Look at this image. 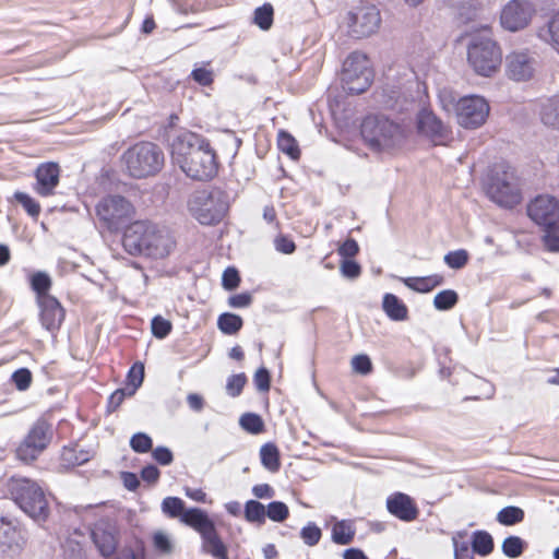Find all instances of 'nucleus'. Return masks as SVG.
Here are the masks:
<instances>
[{"mask_svg":"<svg viewBox=\"0 0 559 559\" xmlns=\"http://www.w3.org/2000/svg\"><path fill=\"white\" fill-rule=\"evenodd\" d=\"M489 111L488 102L478 95L461 97L455 107L457 123L464 129L481 127L486 122Z\"/></svg>","mask_w":559,"mask_h":559,"instance_id":"obj_11","label":"nucleus"},{"mask_svg":"<svg viewBox=\"0 0 559 559\" xmlns=\"http://www.w3.org/2000/svg\"><path fill=\"white\" fill-rule=\"evenodd\" d=\"M524 519V511L514 506H509L501 509L497 514V521L506 526H511L522 522Z\"/></svg>","mask_w":559,"mask_h":559,"instance_id":"obj_32","label":"nucleus"},{"mask_svg":"<svg viewBox=\"0 0 559 559\" xmlns=\"http://www.w3.org/2000/svg\"><path fill=\"white\" fill-rule=\"evenodd\" d=\"M535 12L530 0H510L501 10L500 24L510 32L521 31L531 23Z\"/></svg>","mask_w":559,"mask_h":559,"instance_id":"obj_13","label":"nucleus"},{"mask_svg":"<svg viewBox=\"0 0 559 559\" xmlns=\"http://www.w3.org/2000/svg\"><path fill=\"white\" fill-rule=\"evenodd\" d=\"M188 207L191 215L203 225H213L223 219L228 202L226 194L218 190H200L192 193Z\"/></svg>","mask_w":559,"mask_h":559,"instance_id":"obj_7","label":"nucleus"},{"mask_svg":"<svg viewBox=\"0 0 559 559\" xmlns=\"http://www.w3.org/2000/svg\"><path fill=\"white\" fill-rule=\"evenodd\" d=\"M527 215L544 228L559 227V201L549 194L538 195L527 204Z\"/></svg>","mask_w":559,"mask_h":559,"instance_id":"obj_14","label":"nucleus"},{"mask_svg":"<svg viewBox=\"0 0 559 559\" xmlns=\"http://www.w3.org/2000/svg\"><path fill=\"white\" fill-rule=\"evenodd\" d=\"M454 559H474L467 542H459L453 537Z\"/></svg>","mask_w":559,"mask_h":559,"instance_id":"obj_61","label":"nucleus"},{"mask_svg":"<svg viewBox=\"0 0 559 559\" xmlns=\"http://www.w3.org/2000/svg\"><path fill=\"white\" fill-rule=\"evenodd\" d=\"M487 198L503 209H513L523 200L522 186L513 167L496 164L483 182Z\"/></svg>","mask_w":559,"mask_h":559,"instance_id":"obj_2","label":"nucleus"},{"mask_svg":"<svg viewBox=\"0 0 559 559\" xmlns=\"http://www.w3.org/2000/svg\"><path fill=\"white\" fill-rule=\"evenodd\" d=\"M223 286L228 290L235 289L240 282L238 271L235 267H227L223 273Z\"/></svg>","mask_w":559,"mask_h":559,"instance_id":"obj_57","label":"nucleus"},{"mask_svg":"<svg viewBox=\"0 0 559 559\" xmlns=\"http://www.w3.org/2000/svg\"><path fill=\"white\" fill-rule=\"evenodd\" d=\"M540 117L544 124L559 128V98L548 99L542 107Z\"/></svg>","mask_w":559,"mask_h":559,"instance_id":"obj_31","label":"nucleus"},{"mask_svg":"<svg viewBox=\"0 0 559 559\" xmlns=\"http://www.w3.org/2000/svg\"><path fill=\"white\" fill-rule=\"evenodd\" d=\"M467 261H468V253H467V251H465L463 249L450 251L449 253H447L444 255L445 264L449 267L454 269V270L462 269L463 266H465Z\"/></svg>","mask_w":559,"mask_h":559,"instance_id":"obj_46","label":"nucleus"},{"mask_svg":"<svg viewBox=\"0 0 559 559\" xmlns=\"http://www.w3.org/2000/svg\"><path fill=\"white\" fill-rule=\"evenodd\" d=\"M352 367L354 371L360 374H368L372 370V364L367 355H356L352 359Z\"/></svg>","mask_w":559,"mask_h":559,"instance_id":"obj_54","label":"nucleus"},{"mask_svg":"<svg viewBox=\"0 0 559 559\" xmlns=\"http://www.w3.org/2000/svg\"><path fill=\"white\" fill-rule=\"evenodd\" d=\"M122 246L132 255L164 259L175 249L176 241L166 227L138 221L124 231Z\"/></svg>","mask_w":559,"mask_h":559,"instance_id":"obj_1","label":"nucleus"},{"mask_svg":"<svg viewBox=\"0 0 559 559\" xmlns=\"http://www.w3.org/2000/svg\"><path fill=\"white\" fill-rule=\"evenodd\" d=\"M37 304L41 325L50 332L59 330L64 320L66 311L58 299L53 296H40Z\"/></svg>","mask_w":559,"mask_h":559,"instance_id":"obj_20","label":"nucleus"},{"mask_svg":"<svg viewBox=\"0 0 559 559\" xmlns=\"http://www.w3.org/2000/svg\"><path fill=\"white\" fill-rule=\"evenodd\" d=\"M12 382L20 391H25L32 383V373L26 368H21L13 372Z\"/></svg>","mask_w":559,"mask_h":559,"instance_id":"obj_51","label":"nucleus"},{"mask_svg":"<svg viewBox=\"0 0 559 559\" xmlns=\"http://www.w3.org/2000/svg\"><path fill=\"white\" fill-rule=\"evenodd\" d=\"M404 285L412 290L418 293H429L435 287L443 283V276L433 274L424 277H405L402 278Z\"/></svg>","mask_w":559,"mask_h":559,"instance_id":"obj_27","label":"nucleus"},{"mask_svg":"<svg viewBox=\"0 0 559 559\" xmlns=\"http://www.w3.org/2000/svg\"><path fill=\"white\" fill-rule=\"evenodd\" d=\"M355 533L352 521H336L332 527V540L337 545H348L353 542Z\"/></svg>","mask_w":559,"mask_h":559,"instance_id":"obj_28","label":"nucleus"},{"mask_svg":"<svg viewBox=\"0 0 559 559\" xmlns=\"http://www.w3.org/2000/svg\"><path fill=\"white\" fill-rule=\"evenodd\" d=\"M31 285L33 290L37 294V300H39L40 296H50L47 292L51 286V280L46 273H35L32 276Z\"/></svg>","mask_w":559,"mask_h":559,"instance_id":"obj_41","label":"nucleus"},{"mask_svg":"<svg viewBox=\"0 0 559 559\" xmlns=\"http://www.w3.org/2000/svg\"><path fill=\"white\" fill-rule=\"evenodd\" d=\"M92 538L99 552L107 559H138L131 550L120 551L109 558L116 550L117 540L112 528L104 524L95 525L92 530Z\"/></svg>","mask_w":559,"mask_h":559,"instance_id":"obj_18","label":"nucleus"},{"mask_svg":"<svg viewBox=\"0 0 559 559\" xmlns=\"http://www.w3.org/2000/svg\"><path fill=\"white\" fill-rule=\"evenodd\" d=\"M202 550L216 559H228L227 547L221 539L215 524L200 534Z\"/></svg>","mask_w":559,"mask_h":559,"instance_id":"obj_24","label":"nucleus"},{"mask_svg":"<svg viewBox=\"0 0 559 559\" xmlns=\"http://www.w3.org/2000/svg\"><path fill=\"white\" fill-rule=\"evenodd\" d=\"M162 511L169 518H182L186 512L185 502L177 497H167L162 502Z\"/></svg>","mask_w":559,"mask_h":559,"instance_id":"obj_38","label":"nucleus"},{"mask_svg":"<svg viewBox=\"0 0 559 559\" xmlns=\"http://www.w3.org/2000/svg\"><path fill=\"white\" fill-rule=\"evenodd\" d=\"M25 545V536L19 520L0 518V554L15 556Z\"/></svg>","mask_w":559,"mask_h":559,"instance_id":"obj_17","label":"nucleus"},{"mask_svg":"<svg viewBox=\"0 0 559 559\" xmlns=\"http://www.w3.org/2000/svg\"><path fill=\"white\" fill-rule=\"evenodd\" d=\"M144 378V366L141 362H135L129 370L127 380L128 394L133 395L135 391L141 386Z\"/></svg>","mask_w":559,"mask_h":559,"instance_id":"obj_36","label":"nucleus"},{"mask_svg":"<svg viewBox=\"0 0 559 559\" xmlns=\"http://www.w3.org/2000/svg\"><path fill=\"white\" fill-rule=\"evenodd\" d=\"M7 490L14 503L36 523H45L50 514L49 501L44 488L34 479L12 476Z\"/></svg>","mask_w":559,"mask_h":559,"instance_id":"obj_3","label":"nucleus"},{"mask_svg":"<svg viewBox=\"0 0 559 559\" xmlns=\"http://www.w3.org/2000/svg\"><path fill=\"white\" fill-rule=\"evenodd\" d=\"M252 301V297L249 293H241L234 296H230L228 299V305L231 308H246Z\"/></svg>","mask_w":559,"mask_h":559,"instance_id":"obj_64","label":"nucleus"},{"mask_svg":"<svg viewBox=\"0 0 559 559\" xmlns=\"http://www.w3.org/2000/svg\"><path fill=\"white\" fill-rule=\"evenodd\" d=\"M382 308L385 314L393 321H405L408 317L406 305L393 294L383 296Z\"/></svg>","mask_w":559,"mask_h":559,"instance_id":"obj_26","label":"nucleus"},{"mask_svg":"<svg viewBox=\"0 0 559 559\" xmlns=\"http://www.w3.org/2000/svg\"><path fill=\"white\" fill-rule=\"evenodd\" d=\"M361 136L376 152L392 148L401 143L403 131L394 121L382 116H369L361 123Z\"/></svg>","mask_w":559,"mask_h":559,"instance_id":"obj_6","label":"nucleus"},{"mask_svg":"<svg viewBox=\"0 0 559 559\" xmlns=\"http://www.w3.org/2000/svg\"><path fill=\"white\" fill-rule=\"evenodd\" d=\"M322 536L321 528L313 522H309L300 531V537L307 546H316Z\"/></svg>","mask_w":559,"mask_h":559,"instance_id":"obj_44","label":"nucleus"},{"mask_svg":"<svg viewBox=\"0 0 559 559\" xmlns=\"http://www.w3.org/2000/svg\"><path fill=\"white\" fill-rule=\"evenodd\" d=\"M59 177L60 168L58 164L52 162L40 164L35 170L34 191L40 197L52 195L59 185Z\"/></svg>","mask_w":559,"mask_h":559,"instance_id":"obj_22","label":"nucleus"},{"mask_svg":"<svg viewBox=\"0 0 559 559\" xmlns=\"http://www.w3.org/2000/svg\"><path fill=\"white\" fill-rule=\"evenodd\" d=\"M130 447L138 453H146L152 448V439L143 432H138L132 436Z\"/></svg>","mask_w":559,"mask_h":559,"instance_id":"obj_50","label":"nucleus"},{"mask_svg":"<svg viewBox=\"0 0 559 559\" xmlns=\"http://www.w3.org/2000/svg\"><path fill=\"white\" fill-rule=\"evenodd\" d=\"M459 301V295L453 289L439 292L433 298V306L437 310L445 311L452 309Z\"/></svg>","mask_w":559,"mask_h":559,"instance_id":"obj_34","label":"nucleus"},{"mask_svg":"<svg viewBox=\"0 0 559 559\" xmlns=\"http://www.w3.org/2000/svg\"><path fill=\"white\" fill-rule=\"evenodd\" d=\"M473 551L480 556H488L493 550L492 536L486 531H476L472 538Z\"/></svg>","mask_w":559,"mask_h":559,"instance_id":"obj_30","label":"nucleus"},{"mask_svg":"<svg viewBox=\"0 0 559 559\" xmlns=\"http://www.w3.org/2000/svg\"><path fill=\"white\" fill-rule=\"evenodd\" d=\"M253 382L257 389L261 392H266L270 389V373L265 368L257 370Z\"/></svg>","mask_w":559,"mask_h":559,"instance_id":"obj_59","label":"nucleus"},{"mask_svg":"<svg viewBox=\"0 0 559 559\" xmlns=\"http://www.w3.org/2000/svg\"><path fill=\"white\" fill-rule=\"evenodd\" d=\"M62 461L67 465H81L88 460L85 453L78 455L73 449L64 448L62 451Z\"/></svg>","mask_w":559,"mask_h":559,"instance_id":"obj_56","label":"nucleus"},{"mask_svg":"<svg viewBox=\"0 0 559 559\" xmlns=\"http://www.w3.org/2000/svg\"><path fill=\"white\" fill-rule=\"evenodd\" d=\"M438 100H439L441 108L444 111H448V112H450L452 110L455 111L457 99H456L455 93L451 88H449V87L440 88L438 92Z\"/></svg>","mask_w":559,"mask_h":559,"instance_id":"obj_47","label":"nucleus"},{"mask_svg":"<svg viewBox=\"0 0 559 559\" xmlns=\"http://www.w3.org/2000/svg\"><path fill=\"white\" fill-rule=\"evenodd\" d=\"M152 456L160 465H169L174 461L173 452L166 447H157L154 449Z\"/></svg>","mask_w":559,"mask_h":559,"instance_id":"obj_58","label":"nucleus"},{"mask_svg":"<svg viewBox=\"0 0 559 559\" xmlns=\"http://www.w3.org/2000/svg\"><path fill=\"white\" fill-rule=\"evenodd\" d=\"M539 36L559 49V13L551 17L546 29H540Z\"/></svg>","mask_w":559,"mask_h":559,"instance_id":"obj_40","label":"nucleus"},{"mask_svg":"<svg viewBox=\"0 0 559 559\" xmlns=\"http://www.w3.org/2000/svg\"><path fill=\"white\" fill-rule=\"evenodd\" d=\"M52 438V430L46 420H37L16 448V457L29 463L35 461L48 447Z\"/></svg>","mask_w":559,"mask_h":559,"instance_id":"obj_10","label":"nucleus"},{"mask_svg":"<svg viewBox=\"0 0 559 559\" xmlns=\"http://www.w3.org/2000/svg\"><path fill=\"white\" fill-rule=\"evenodd\" d=\"M133 214V205L121 195H108L96 205L98 221L109 231L119 230L132 219Z\"/></svg>","mask_w":559,"mask_h":559,"instance_id":"obj_9","label":"nucleus"},{"mask_svg":"<svg viewBox=\"0 0 559 559\" xmlns=\"http://www.w3.org/2000/svg\"><path fill=\"white\" fill-rule=\"evenodd\" d=\"M246 380L245 373L230 376L226 384L227 394L233 397L238 396L242 391Z\"/></svg>","mask_w":559,"mask_h":559,"instance_id":"obj_52","label":"nucleus"},{"mask_svg":"<svg viewBox=\"0 0 559 559\" xmlns=\"http://www.w3.org/2000/svg\"><path fill=\"white\" fill-rule=\"evenodd\" d=\"M217 325L223 333L233 335L241 329L242 319L238 314L223 313L218 318Z\"/></svg>","mask_w":559,"mask_h":559,"instance_id":"obj_33","label":"nucleus"},{"mask_svg":"<svg viewBox=\"0 0 559 559\" xmlns=\"http://www.w3.org/2000/svg\"><path fill=\"white\" fill-rule=\"evenodd\" d=\"M380 11L373 4L357 7L347 14L348 32L355 38L372 35L380 27Z\"/></svg>","mask_w":559,"mask_h":559,"instance_id":"obj_12","label":"nucleus"},{"mask_svg":"<svg viewBox=\"0 0 559 559\" xmlns=\"http://www.w3.org/2000/svg\"><path fill=\"white\" fill-rule=\"evenodd\" d=\"M245 515L249 522H264L266 510L262 503L250 500L246 503Z\"/></svg>","mask_w":559,"mask_h":559,"instance_id":"obj_43","label":"nucleus"},{"mask_svg":"<svg viewBox=\"0 0 559 559\" xmlns=\"http://www.w3.org/2000/svg\"><path fill=\"white\" fill-rule=\"evenodd\" d=\"M260 459L262 465L272 473L281 467L280 451L274 443H265L261 447Z\"/></svg>","mask_w":559,"mask_h":559,"instance_id":"obj_29","label":"nucleus"},{"mask_svg":"<svg viewBox=\"0 0 559 559\" xmlns=\"http://www.w3.org/2000/svg\"><path fill=\"white\" fill-rule=\"evenodd\" d=\"M277 146L281 152L288 155L292 159L299 158V148L296 143V140L287 132L280 131L277 138Z\"/></svg>","mask_w":559,"mask_h":559,"instance_id":"obj_35","label":"nucleus"},{"mask_svg":"<svg viewBox=\"0 0 559 559\" xmlns=\"http://www.w3.org/2000/svg\"><path fill=\"white\" fill-rule=\"evenodd\" d=\"M266 515L275 522H283L288 516V508L284 502L273 501L267 506Z\"/></svg>","mask_w":559,"mask_h":559,"instance_id":"obj_48","label":"nucleus"},{"mask_svg":"<svg viewBox=\"0 0 559 559\" xmlns=\"http://www.w3.org/2000/svg\"><path fill=\"white\" fill-rule=\"evenodd\" d=\"M373 79L368 57L359 51L352 52L343 63V88L350 94L364 93Z\"/></svg>","mask_w":559,"mask_h":559,"instance_id":"obj_8","label":"nucleus"},{"mask_svg":"<svg viewBox=\"0 0 559 559\" xmlns=\"http://www.w3.org/2000/svg\"><path fill=\"white\" fill-rule=\"evenodd\" d=\"M386 507L391 514L405 522H411L418 515V510L412 498L402 492L389 497Z\"/></svg>","mask_w":559,"mask_h":559,"instance_id":"obj_23","label":"nucleus"},{"mask_svg":"<svg viewBox=\"0 0 559 559\" xmlns=\"http://www.w3.org/2000/svg\"><path fill=\"white\" fill-rule=\"evenodd\" d=\"M274 10L272 4L264 3L254 11V23L263 31H267L273 23Z\"/></svg>","mask_w":559,"mask_h":559,"instance_id":"obj_37","label":"nucleus"},{"mask_svg":"<svg viewBox=\"0 0 559 559\" xmlns=\"http://www.w3.org/2000/svg\"><path fill=\"white\" fill-rule=\"evenodd\" d=\"M210 143L201 135L191 131H179L171 140L170 154L173 162L180 166L187 164V159L192 157L195 151H202Z\"/></svg>","mask_w":559,"mask_h":559,"instance_id":"obj_16","label":"nucleus"},{"mask_svg":"<svg viewBox=\"0 0 559 559\" xmlns=\"http://www.w3.org/2000/svg\"><path fill=\"white\" fill-rule=\"evenodd\" d=\"M417 129L435 144H442L450 133L448 127L427 108L421 109L417 115Z\"/></svg>","mask_w":559,"mask_h":559,"instance_id":"obj_19","label":"nucleus"},{"mask_svg":"<svg viewBox=\"0 0 559 559\" xmlns=\"http://www.w3.org/2000/svg\"><path fill=\"white\" fill-rule=\"evenodd\" d=\"M556 230H559V227L545 228V235L543 237L545 247L552 252L559 251V235Z\"/></svg>","mask_w":559,"mask_h":559,"instance_id":"obj_55","label":"nucleus"},{"mask_svg":"<svg viewBox=\"0 0 559 559\" xmlns=\"http://www.w3.org/2000/svg\"><path fill=\"white\" fill-rule=\"evenodd\" d=\"M14 198L32 217L39 215L40 205L31 195L25 192H15Z\"/></svg>","mask_w":559,"mask_h":559,"instance_id":"obj_45","label":"nucleus"},{"mask_svg":"<svg viewBox=\"0 0 559 559\" xmlns=\"http://www.w3.org/2000/svg\"><path fill=\"white\" fill-rule=\"evenodd\" d=\"M240 426L243 430L250 433H260L264 429V424L262 418L252 413L245 414L240 417Z\"/></svg>","mask_w":559,"mask_h":559,"instance_id":"obj_42","label":"nucleus"},{"mask_svg":"<svg viewBox=\"0 0 559 559\" xmlns=\"http://www.w3.org/2000/svg\"><path fill=\"white\" fill-rule=\"evenodd\" d=\"M274 246L278 252L285 254H290L296 250L295 242L285 236L276 237L274 240Z\"/></svg>","mask_w":559,"mask_h":559,"instance_id":"obj_62","label":"nucleus"},{"mask_svg":"<svg viewBox=\"0 0 559 559\" xmlns=\"http://www.w3.org/2000/svg\"><path fill=\"white\" fill-rule=\"evenodd\" d=\"M192 78L195 82L203 86H207L213 82L212 71L205 68H198L192 71Z\"/></svg>","mask_w":559,"mask_h":559,"instance_id":"obj_63","label":"nucleus"},{"mask_svg":"<svg viewBox=\"0 0 559 559\" xmlns=\"http://www.w3.org/2000/svg\"><path fill=\"white\" fill-rule=\"evenodd\" d=\"M127 174L136 179L158 174L165 163L162 148L152 142H139L129 147L121 156Z\"/></svg>","mask_w":559,"mask_h":559,"instance_id":"obj_4","label":"nucleus"},{"mask_svg":"<svg viewBox=\"0 0 559 559\" xmlns=\"http://www.w3.org/2000/svg\"><path fill=\"white\" fill-rule=\"evenodd\" d=\"M535 59L524 51H514L506 58L507 75L513 81H527L535 72Z\"/></svg>","mask_w":559,"mask_h":559,"instance_id":"obj_21","label":"nucleus"},{"mask_svg":"<svg viewBox=\"0 0 559 559\" xmlns=\"http://www.w3.org/2000/svg\"><path fill=\"white\" fill-rule=\"evenodd\" d=\"M181 522L195 530L199 534L203 533L214 524L207 513L198 508L186 510L182 514Z\"/></svg>","mask_w":559,"mask_h":559,"instance_id":"obj_25","label":"nucleus"},{"mask_svg":"<svg viewBox=\"0 0 559 559\" xmlns=\"http://www.w3.org/2000/svg\"><path fill=\"white\" fill-rule=\"evenodd\" d=\"M179 167L192 179H212L217 174L215 152L210 145L202 151H195L194 155L187 159V164H181Z\"/></svg>","mask_w":559,"mask_h":559,"instance_id":"obj_15","label":"nucleus"},{"mask_svg":"<svg viewBox=\"0 0 559 559\" xmlns=\"http://www.w3.org/2000/svg\"><path fill=\"white\" fill-rule=\"evenodd\" d=\"M171 328L170 321L160 316H156L152 319V333L157 338H165L170 333Z\"/></svg>","mask_w":559,"mask_h":559,"instance_id":"obj_49","label":"nucleus"},{"mask_svg":"<svg viewBox=\"0 0 559 559\" xmlns=\"http://www.w3.org/2000/svg\"><path fill=\"white\" fill-rule=\"evenodd\" d=\"M341 273L347 278H356L360 274V266L353 260H344L341 264Z\"/></svg>","mask_w":559,"mask_h":559,"instance_id":"obj_60","label":"nucleus"},{"mask_svg":"<svg viewBox=\"0 0 559 559\" xmlns=\"http://www.w3.org/2000/svg\"><path fill=\"white\" fill-rule=\"evenodd\" d=\"M153 544L155 549L160 554H170L173 550L171 539L164 532H156L153 535Z\"/></svg>","mask_w":559,"mask_h":559,"instance_id":"obj_53","label":"nucleus"},{"mask_svg":"<svg viewBox=\"0 0 559 559\" xmlns=\"http://www.w3.org/2000/svg\"><path fill=\"white\" fill-rule=\"evenodd\" d=\"M525 543L519 536H509L502 543V552L509 558H518L524 550Z\"/></svg>","mask_w":559,"mask_h":559,"instance_id":"obj_39","label":"nucleus"},{"mask_svg":"<svg viewBox=\"0 0 559 559\" xmlns=\"http://www.w3.org/2000/svg\"><path fill=\"white\" fill-rule=\"evenodd\" d=\"M467 60L473 70L481 76H491L500 68L501 50L491 38L490 31L484 29L483 35L475 36L467 49Z\"/></svg>","mask_w":559,"mask_h":559,"instance_id":"obj_5","label":"nucleus"}]
</instances>
